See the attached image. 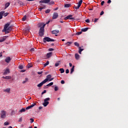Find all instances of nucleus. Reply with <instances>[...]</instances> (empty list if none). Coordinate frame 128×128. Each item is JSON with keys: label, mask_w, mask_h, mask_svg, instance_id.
I'll return each mask as SVG.
<instances>
[{"label": "nucleus", "mask_w": 128, "mask_h": 128, "mask_svg": "<svg viewBox=\"0 0 128 128\" xmlns=\"http://www.w3.org/2000/svg\"><path fill=\"white\" fill-rule=\"evenodd\" d=\"M10 23H7L4 25V28L2 30V32H5V34H8L10 32H12V26H10Z\"/></svg>", "instance_id": "1"}, {"label": "nucleus", "mask_w": 128, "mask_h": 128, "mask_svg": "<svg viewBox=\"0 0 128 128\" xmlns=\"http://www.w3.org/2000/svg\"><path fill=\"white\" fill-rule=\"evenodd\" d=\"M44 27L45 25H44L43 26L41 27L39 30V36H44Z\"/></svg>", "instance_id": "2"}, {"label": "nucleus", "mask_w": 128, "mask_h": 128, "mask_svg": "<svg viewBox=\"0 0 128 128\" xmlns=\"http://www.w3.org/2000/svg\"><path fill=\"white\" fill-rule=\"evenodd\" d=\"M56 40L52 39V38H50L49 37H45L43 38V41L44 42V44H46V42H55Z\"/></svg>", "instance_id": "3"}, {"label": "nucleus", "mask_w": 128, "mask_h": 128, "mask_svg": "<svg viewBox=\"0 0 128 128\" xmlns=\"http://www.w3.org/2000/svg\"><path fill=\"white\" fill-rule=\"evenodd\" d=\"M50 98H46L44 100V102L43 103L44 106H46L48 104H50V102L48 100H50Z\"/></svg>", "instance_id": "4"}, {"label": "nucleus", "mask_w": 128, "mask_h": 128, "mask_svg": "<svg viewBox=\"0 0 128 128\" xmlns=\"http://www.w3.org/2000/svg\"><path fill=\"white\" fill-rule=\"evenodd\" d=\"M6 113L4 110L2 111L1 116H0L1 118H5L6 116Z\"/></svg>", "instance_id": "5"}, {"label": "nucleus", "mask_w": 128, "mask_h": 128, "mask_svg": "<svg viewBox=\"0 0 128 128\" xmlns=\"http://www.w3.org/2000/svg\"><path fill=\"white\" fill-rule=\"evenodd\" d=\"M64 20H74V18H72V15L70 14V15H68V16H66L64 18Z\"/></svg>", "instance_id": "6"}, {"label": "nucleus", "mask_w": 128, "mask_h": 128, "mask_svg": "<svg viewBox=\"0 0 128 128\" xmlns=\"http://www.w3.org/2000/svg\"><path fill=\"white\" fill-rule=\"evenodd\" d=\"M46 80H43L42 82H40V84H38L37 85V86L38 88H41V86H42L43 84H46Z\"/></svg>", "instance_id": "7"}, {"label": "nucleus", "mask_w": 128, "mask_h": 128, "mask_svg": "<svg viewBox=\"0 0 128 128\" xmlns=\"http://www.w3.org/2000/svg\"><path fill=\"white\" fill-rule=\"evenodd\" d=\"M50 2V0H43L40 1V4H48Z\"/></svg>", "instance_id": "8"}, {"label": "nucleus", "mask_w": 128, "mask_h": 128, "mask_svg": "<svg viewBox=\"0 0 128 128\" xmlns=\"http://www.w3.org/2000/svg\"><path fill=\"white\" fill-rule=\"evenodd\" d=\"M58 14L56 12H54L52 16V19L56 20V18H58Z\"/></svg>", "instance_id": "9"}, {"label": "nucleus", "mask_w": 128, "mask_h": 128, "mask_svg": "<svg viewBox=\"0 0 128 128\" xmlns=\"http://www.w3.org/2000/svg\"><path fill=\"white\" fill-rule=\"evenodd\" d=\"M51 78H52V75L48 74L46 76V78L45 80H46V82H48L50 80Z\"/></svg>", "instance_id": "10"}, {"label": "nucleus", "mask_w": 128, "mask_h": 128, "mask_svg": "<svg viewBox=\"0 0 128 128\" xmlns=\"http://www.w3.org/2000/svg\"><path fill=\"white\" fill-rule=\"evenodd\" d=\"M46 24H44V23L40 22L38 24V28H42V26H44V25L46 26Z\"/></svg>", "instance_id": "11"}, {"label": "nucleus", "mask_w": 128, "mask_h": 128, "mask_svg": "<svg viewBox=\"0 0 128 128\" xmlns=\"http://www.w3.org/2000/svg\"><path fill=\"white\" fill-rule=\"evenodd\" d=\"M52 56V52H50L46 54V58H50Z\"/></svg>", "instance_id": "12"}, {"label": "nucleus", "mask_w": 128, "mask_h": 128, "mask_svg": "<svg viewBox=\"0 0 128 128\" xmlns=\"http://www.w3.org/2000/svg\"><path fill=\"white\" fill-rule=\"evenodd\" d=\"M34 106H36V104H35V103L32 104L30 105V106H28V107L26 108V110H30V109L32 108H34Z\"/></svg>", "instance_id": "13"}, {"label": "nucleus", "mask_w": 128, "mask_h": 128, "mask_svg": "<svg viewBox=\"0 0 128 128\" xmlns=\"http://www.w3.org/2000/svg\"><path fill=\"white\" fill-rule=\"evenodd\" d=\"M6 40V36H3L0 38V42H4Z\"/></svg>", "instance_id": "14"}, {"label": "nucleus", "mask_w": 128, "mask_h": 128, "mask_svg": "<svg viewBox=\"0 0 128 128\" xmlns=\"http://www.w3.org/2000/svg\"><path fill=\"white\" fill-rule=\"evenodd\" d=\"M60 32V30H54L52 32V34H58Z\"/></svg>", "instance_id": "15"}, {"label": "nucleus", "mask_w": 128, "mask_h": 128, "mask_svg": "<svg viewBox=\"0 0 128 128\" xmlns=\"http://www.w3.org/2000/svg\"><path fill=\"white\" fill-rule=\"evenodd\" d=\"M10 57H7L5 59V62H7V64H8V62H10Z\"/></svg>", "instance_id": "16"}, {"label": "nucleus", "mask_w": 128, "mask_h": 128, "mask_svg": "<svg viewBox=\"0 0 128 128\" xmlns=\"http://www.w3.org/2000/svg\"><path fill=\"white\" fill-rule=\"evenodd\" d=\"M26 109L23 108H22L21 110H20L18 112L19 113L22 114V112H26Z\"/></svg>", "instance_id": "17"}, {"label": "nucleus", "mask_w": 128, "mask_h": 128, "mask_svg": "<svg viewBox=\"0 0 128 128\" xmlns=\"http://www.w3.org/2000/svg\"><path fill=\"white\" fill-rule=\"evenodd\" d=\"M10 74V70L8 68H6V70H4V74Z\"/></svg>", "instance_id": "18"}, {"label": "nucleus", "mask_w": 128, "mask_h": 128, "mask_svg": "<svg viewBox=\"0 0 128 128\" xmlns=\"http://www.w3.org/2000/svg\"><path fill=\"white\" fill-rule=\"evenodd\" d=\"M4 14V11H2L0 12V20L2 18V16Z\"/></svg>", "instance_id": "19"}, {"label": "nucleus", "mask_w": 128, "mask_h": 128, "mask_svg": "<svg viewBox=\"0 0 128 128\" xmlns=\"http://www.w3.org/2000/svg\"><path fill=\"white\" fill-rule=\"evenodd\" d=\"M2 78L5 80H10V78H12V76H3Z\"/></svg>", "instance_id": "20"}, {"label": "nucleus", "mask_w": 128, "mask_h": 128, "mask_svg": "<svg viewBox=\"0 0 128 128\" xmlns=\"http://www.w3.org/2000/svg\"><path fill=\"white\" fill-rule=\"evenodd\" d=\"M74 72V66H72V68L70 70V74H72V72Z\"/></svg>", "instance_id": "21"}, {"label": "nucleus", "mask_w": 128, "mask_h": 128, "mask_svg": "<svg viewBox=\"0 0 128 128\" xmlns=\"http://www.w3.org/2000/svg\"><path fill=\"white\" fill-rule=\"evenodd\" d=\"M88 28H82L81 30H82V32H87V30H88Z\"/></svg>", "instance_id": "22"}, {"label": "nucleus", "mask_w": 128, "mask_h": 128, "mask_svg": "<svg viewBox=\"0 0 128 128\" xmlns=\"http://www.w3.org/2000/svg\"><path fill=\"white\" fill-rule=\"evenodd\" d=\"M4 92H10V88H8L6 89H5L4 90Z\"/></svg>", "instance_id": "23"}, {"label": "nucleus", "mask_w": 128, "mask_h": 128, "mask_svg": "<svg viewBox=\"0 0 128 128\" xmlns=\"http://www.w3.org/2000/svg\"><path fill=\"white\" fill-rule=\"evenodd\" d=\"M10 2H8V3L6 4L4 9L6 10V8H8V6H10Z\"/></svg>", "instance_id": "24"}, {"label": "nucleus", "mask_w": 128, "mask_h": 128, "mask_svg": "<svg viewBox=\"0 0 128 128\" xmlns=\"http://www.w3.org/2000/svg\"><path fill=\"white\" fill-rule=\"evenodd\" d=\"M28 82V78H25V80L22 82V84H26V82Z\"/></svg>", "instance_id": "25"}, {"label": "nucleus", "mask_w": 128, "mask_h": 128, "mask_svg": "<svg viewBox=\"0 0 128 128\" xmlns=\"http://www.w3.org/2000/svg\"><path fill=\"white\" fill-rule=\"evenodd\" d=\"M75 58H76V60H78L80 58V55L78 54H76Z\"/></svg>", "instance_id": "26"}, {"label": "nucleus", "mask_w": 128, "mask_h": 128, "mask_svg": "<svg viewBox=\"0 0 128 128\" xmlns=\"http://www.w3.org/2000/svg\"><path fill=\"white\" fill-rule=\"evenodd\" d=\"M84 50V48H80V47L79 48V50H78V53L80 54H82V52Z\"/></svg>", "instance_id": "27"}, {"label": "nucleus", "mask_w": 128, "mask_h": 128, "mask_svg": "<svg viewBox=\"0 0 128 128\" xmlns=\"http://www.w3.org/2000/svg\"><path fill=\"white\" fill-rule=\"evenodd\" d=\"M59 70L60 72V74H64V70L62 68H60Z\"/></svg>", "instance_id": "28"}, {"label": "nucleus", "mask_w": 128, "mask_h": 128, "mask_svg": "<svg viewBox=\"0 0 128 128\" xmlns=\"http://www.w3.org/2000/svg\"><path fill=\"white\" fill-rule=\"evenodd\" d=\"M82 0H80V1L78 2V6H82Z\"/></svg>", "instance_id": "29"}, {"label": "nucleus", "mask_w": 128, "mask_h": 128, "mask_svg": "<svg viewBox=\"0 0 128 128\" xmlns=\"http://www.w3.org/2000/svg\"><path fill=\"white\" fill-rule=\"evenodd\" d=\"M74 46H78H78H80V44H78V42H75L74 43Z\"/></svg>", "instance_id": "30"}, {"label": "nucleus", "mask_w": 128, "mask_h": 128, "mask_svg": "<svg viewBox=\"0 0 128 128\" xmlns=\"http://www.w3.org/2000/svg\"><path fill=\"white\" fill-rule=\"evenodd\" d=\"M70 4H65L64 8H70Z\"/></svg>", "instance_id": "31"}, {"label": "nucleus", "mask_w": 128, "mask_h": 128, "mask_svg": "<svg viewBox=\"0 0 128 128\" xmlns=\"http://www.w3.org/2000/svg\"><path fill=\"white\" fill-rule=\"evenodd\" d=\"M18 68H19L20 70H22V68H24V66H22V65H20V66H18Z\"/></svg>", "instance_id": "32"}, {"label": "nucleus", "mask_w": 128, "mask_h": 128, "mask_svg": "<svg viewBox=\"0 0 128 128\" xmlns=\"http://www.w3.org/2000/svg\"><path fill=\"white\" fill-rule=\"evenodd\" d=\"M80 8V6H78V5L76 6H74V8H76V10H78V8Z\"/></svg>", "instance_id": "33"}, {"label": "nucleus", "mask_w": 128, "mask_h": 128, "mask_svg": "<svg viewBox=\"0 0 128 128\" xmlns=\"http://www.w3.org/2000/svg\"><path fill=\"white\" fill-rule=\"evenodd\" d=\"M52 84H54V82H52L48 84H47V86H52Z\"/></svg>", "instance_id": "34"}, {"label": "nucleus", "mask_w": 128, "mask_h": 128, "mask_svg": "<svg viewBox=\"0 0 128 128\" xmlns=\"http://www.w3.org/2000/svg\"><path fill=\"white\" fill-rule=\"evenodd\" d=\"M50 64V62L48 61L46 64H44V66H48Z\"/></svg>", "instance_id": "35"}, {"label": "nucleus", "mask_w": 128, "mask_h": 128, "mask_svg": "<svg viewBox=\"0 0 128 128\" xmlns=\"http://www.w3.org/2000/svg\"><path fill=\"white\" fill-rule=\"evenodd\" d=\"M26 20V16H24L22 19V20H23V22H24V20Z\"/></svg>", "instance_id": "36"}, {"label": "nucleus", "mask_w": 128, "mask_h": 128, "mask_svg": "<svg viewBox=\"0 0 128 128\" xmlns=\"http://www.w3.org/2000/svg\"><path fill=\"white\" fill-rule=\"evenodd\" d=\"M10 13H8V12H6V13L4 12V14H3V16H7Z\"/></svg>", "instance_id": "37"}, {"label": "nucleus", "mask_w": 128, "mask_h": 128, "mask_svg": "<svg viewBox=\"0 0 128 128\" xmlns=\"http://www.w3.org/2000/svg\"><path fill=\"white\" fill-rule=\"evenodd\" d=\"M49 4H54V1H50L49 2Z\"/></svg>", "instance_id": "38"}, {"label": "nucleus", "mask_w": 128, "mask_h": 128, "mask_svg": "<svg viewBox=\"0 0 128 128\" xmlns=\"http://www.w3.org/2000/svg\"><path fill=\"white\" fill-rule=\"evenodd\" d=\"M54 90H55V92H56V91L58 90V87L56 86H55Z\"/></svg>", "instance_id": "39"}, {"label": "nucleus", "mask_w": 128, "mask_h": 128, "mask_svg": "<svg viewBox=\"0 0 128 128\" xmlns=\"http://www.w3.org/2000/svg\"><path fill=\"white\" fill-rule=\"evenodd\" d=\"M72 44V42H67L66 43V44H68V46H70V44Z\"/></svg>", "instance_id": "40"}, {"label": "nucleus", "mask_w": 128, "mask_h": 128, "mask_svg": "<svg viewBox=\"0 0 128 128\" xmlns=\"http://www.w3.org/2000/svg\"><path fill=\"white\" fill-rule=\"evenodd\" d=\"M28 68H32V65L30 64H28L27 66Z\"/></svg>", "instance_id": "41"}, {"label": "nucleus", "mask_w": 128, "mask_h": 128, "mask_svg": "<svg viewBox=\"0 0 128 128\" xmlns=\"http://www.w3.org/2000/svg\"><path fill=\"white\" fill-rule=\"evenodd\" d=\"M50 12V9H48L46 11V14H48Z\"/></svg>", "instance_id": "42"}, {"label": "nucleus", "mask_w": 128, "mask_h": 128, "mask_svg": "<svg viewBox=\"0 0 128 128\" xmlns=\"http://www.w3.org/2000/svg\"><path fill=\"white\" fill-rule=\"evenodd\" d=\"M54 48H50L48 49V52H52V51H54Z\"/></svg>", "instance_id": "43"}, {"label": "nucleus", "mask_w": 128, "mask_h": 128, "mask_svg": "<svg viewBox=\"0 0 128 128\" xmlns=\"http://www.w3.org/2000/svg\"><path fill=\"white\" fill-rule=\"evenodd\" d=\"M19 122H22V118H19V120L18 121Z\"/></svg>", "instance_id": "44"}, {"label": "nucleus", "mask_w": 128, "mask_h": 128, "mask_svg": "<svg viewBox=\"0 0 128 128\" xmlns=\"http://www.w3.org/2000/svg\"><path fill=\"white\" fill-rule=\"evenodd\" d=\"M10 124V123L8 122H5L4 123V126H8Z\"/></svg>", "instance_id": "45"}, {"label": "nucleus", "mask_w": 128, "mask_h": 128, "mask_svg": "<svg viewBox=\"0 0 128 128\" xmlns=\"http://www.w3.org/2000/svg\"><path fill=\"white\" fill-rule=\"evenodd\" d=\"M82 34V31L76 32V34H78V36H80V34Z\"/></svg>", "instance_id": "46"}, {"label": "nucleus", "mask_w": 128, "mask_h": 128, "mask_svg": "<svg viewBox=\"0 0 128 128\" xmlns=\"http://www.w3.org/2000/svg\"><path fill=\"white\" fill-rule=\"evenodd\" d=\"M30 51L32 52H34V48H32L30 50Z\"/></svg>", "instance_id": "47"}, {"label": "nucleus", "mask_w": 128, "mask_h": 128, "mask_svg": "<svg viewBox=\"0 0 128 128\" xmlns=\"http://www.w3.org/2000/svg\"><path fill=\"white\" fill-rule=\"evenodd\" d=\"M46 90H44V92H42V94H46Z\"/></svg>", "instance_id": "48"}, {"label": "nucleus", "mask_w": 128, "mask_h": 128, "mask_svg": "<svg viewBox=\"0 0 128 128\" xmlns=\"http://www.w3.org/2000/svg\"><path fill=\"white\" fill-rule=\"evenodd\" d=\"M66 74H68L70 72V70L68 69H66Z\"/></svg>", "instance_id": "49"}, {"label": "nucleus", "mask_w": 128, "mask_h": 128, "mask_svg": "<svg viewBox=\"0 0 128 128\" xmlns=\"http://www.w3.org/2000/svg\"><path fill=\"white\" fill-rule=\"evenodd\" d=\"M104 14V11H102L100 13V16H102Z\"/></svg>", "instance_id": "50"}, {"label": "nucleus", "mask_w": 128, "mask_h": 128, "mask_svg": "<svg viewBox=\"0 0 128 128\" xmlns=\"http://www.w3.org/2000/svg\"><path fill=\"white\" fill-rule=\"evenodd\" d=\"M86 22L90 23V19H87L85 20Z\"/></svg>", "instance_id": "51"}, {"label": "nucleus", "mask_w": 128, "mask_h": 128, "mask_svg": "<svg viewBox=\"0 0 128 128\" xmlns=\"http://www.w3.org/2000/svg\"><path fill=\"white\" fill-rule=\"evenodd\" d=\"M60 66V64L59 63H56L55 64V66Z\"/></svg>", "instance_id": "52"}, {"label": "nucleus", "mask_w": 128, "mask_h": 128, "mask_svg": "<svg viewBox=\"0 0 128 128\" xmlns=\"http://www.w3.org/2000/svg\"><path fill=\"white\" fill-rule=\"evenodd\" d=\"M48 88V85H46L44 87V90H46V88Z\"/></svg>", "instance_id": "53"}, {"label": "nucleus", "mask_w": 128, "mask_h": 128, "mask_svg": "<svg viewBox=\"0 0 128 128\" xmlns=\"http://www.w3.org/2000/svg\"><path fill=\"white\" fill-rule=\"evenodd\" d=\"M46 8V6H44V8H39V10H40V11L42 10V8Z\"/></svg>", "instance_id": "54"}, {"label": "nucleus", "mask_w": 128, "mask_h": 128, "mask_svg": "<svg viewBox=\"0 0 128 128\" xmlns=\"http://www.w3.org/2000/svg\"><path fill=\"white\" fill-rule=\"evenodd\" d=\"M42 72H43L42 71H41V72H38V74H42Z\"/></svg>", "instance_id": "55"}, {"label": "nucleus", "mask_w": 128, "mask_h": 128, "mask_svg": "<svg viewBox=\"0 0 128 128\" xmlns=\"http://www.w3.org/2000/svg\"><path fill=\"white\" fill-rule=\"evenodd\" d=\"M30 120H31V121H30V123H31V124H32V122H34V120L33 118H30Z\"/></svg>", "instance_id": "56"}, {"label": "nucleus", "mask_w": 128, "mask_h": 128, "mask_svg": "<svg viewBox=\"0 0 128 128\" xmlns=\"http://www.w3.org/2000/svg\"><path fill=\"white\" fill-rule=\"evenodd\" d=\"M104 1H102L101 2V6H104Z\"/></svg>", "instance_id": "57"}, {"label": "nucleus", "mask_w": 128, "mask_h": 128, "mask_svg": "<svg viewBox=\"0 0 128 128\" xmlns=\"http://www.w3.org/2000/svg\"><path fill=\"white\" fill-rule=\"evenodd\" d=\"M98 18H96L95 19H94V22H98Z\"/></svg>", "instance_id": "58"}, {"label": "nucleus", "mask_w": 128, "mask_h": 128, "mask_svg": "<svg viewBox=\"0 0 128 128\" xmlns=\"http://www.w3.org/2000/svg\"><path fill=\"white\" fill-rule=\"evenodd\" d=\"M61 84H64V80H62L61 81Z\"/></svg>", "instance_id": "59"}, {"label": "nucleus", "mask_w": 128, "mask_h": 128, "mask_svg": "<svg viewBox=\"0 0 128 128\" xmlns=\"http://www.w3.org/2000/svg\"><path fill=\"white\" fill-rule=\"evenodd\" d=\"M11 114H14V110H12Z\"/></svg>", "instance_id": "60"}, {"label": "nucleus", "mask_w": 128, "mask_h": 128, "mask_svg": "<svg viewBox=\"0 0 128 128\" xmlns=\"http://www.w3.org/2000/svg\"><path fill=\"white\" fill-rule=\"evenodd\" d=\"M108 4H110V2H112V0H108Z\"/></svg>", "instance_id": "61"}, {"label": "nucleus", "mask_w": 128, "mask_h": 128, "mask_svg": "<svg viewBox=\"0 0 128 128\" xmlns=\"http://www.w3.org/2000/svg\"><path fill=\"white\" fill-rule=\"evenodd\" d=\"M54 78H50V80H49V82H52V80H54Z\"/></svg>", "instance_id": "62"}, {"label": "nucleus", "mask_w": 128, "mask_h": 128, "mask_svg": "<svg viewBox=\"0 0 128 128\" xmlns=\"http://www.w3.org/2000/svg\"><path fill=\"white\" fill-rule=\"evenodd\" d=\"M69 66H70V68H72V63H70Z\"/></svg>", "instance_id": "63"}, {"label": "nucleus", "mask_w": 128, "mask_h": 128, "mask_svg": "<svg viewBox=\"0 0 128 128\" xmlns=\"http://www.w3.org/2000/svg\"><path fill=\"white\" fill-rule=\"evenodd\" d=\"M26 72V70H20L21 72Z\"/></svg>", "instance_id": "64"}]
</instances>
